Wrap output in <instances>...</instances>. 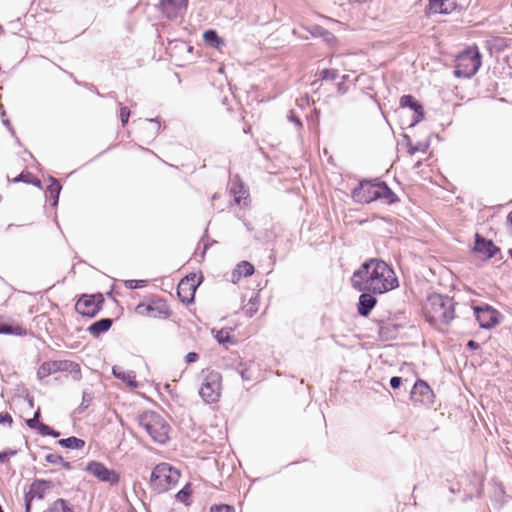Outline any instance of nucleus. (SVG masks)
Masks as SVG:
<instances>
[{
  "label": "nucleus",
  "mask_w": 512,
  "mask_h": 512,
  "mask_svg": "<svg viewBox=\"0 0 512 512\" xmlns=\"http://www.w3.org/2000/svg\"><path fill=\"white\" fill-rule=\"evenodd\" d=\"M351 285L357 291L383 294L399 286L394 270L382 259L370 258L353 272Z\"/></svg>",
  "instance_id": "obj_1"
},
{
  "label": "nucleus",
  "mask_w": 512,
  "mask_h": 512,
  "mask_svg": "<svg viewBox=\"0 0 512 512\" xmlns=\"http://www.w3.org/2000/svg\"><path fill=\"white\" fill-rule=\"evenodd\" d=\"M455 305L453 298L433 294L428 297L425 305L426 318L433 325H448L455 318Z\"/></svg>",
  "instance_id": "obj_2"
},
{
  "label": "nucleus",
  "mask_w": 512,
  "mask_h": 512,
  "mask_svg": "<svg viewBox=\"0 0 512 512\" xmlns=\"http://www.w3.org/2000/svg\"><path fill=\"white\" fill-rule=\"evenodd\" d=\"M138 424L154 442L165 444L169 440L170 426L160 414L143 412L138 416Z\"/></svg>",
  "instance_id": "obj_3"
},
{
  "label": "nucleus",
  "mask_w": 512,
  "mask_h": 512,
  "mask_svg": "<svg viewBox=\"0 0 512 512\" xmlns=\"http://www.w3.org/2000/svg\"><path fill=\"white\" fill-rule=\"evenodd\" d=\"M481 66V55L475 48H469L456 58L454 74L457 77L470 78L474 76Z\"/></svg>",
  "instance_id": "obj_4"
},
{
  "label": "nucleus",
  "mask_w": 512,
  "mask_h": 512,
  "mask_svg": "<svg viewBox=\"0 0 512 512\" xmlns=\"http://www.w3.org/2000/svg\"><path fill=\"white\" fill-rule=\"evenodd\" d=\"M222 376L219 372L210 371L205 376L199 395L205 403H215L218 401L221 392Z\"/></svg>",
  "instance_id": "obj_5"
},
{
  "label": "nucleus",
  "mask_w": 512,
  "mask_h": 512,
  "mask_svg": "<svg viewBox=\"0 0 512 512\" xmlns=\"http://www.w3.org/2000/svg\"><path fill=\"white\" fill-rule=\"evenodd\" d=\"M178 478L179 472L167 463L157 465L151 473V482L162 489L175 484Z\"/></svg>",
  "instance_id": "obj_6"
},
{
  "label": "nucleus",
  "mask_w": 512,
  "mask_h": 512,
  "mask_svg": "<svg viewBox=\"0 0 512 512\" xmlns=\"http://www.w3.org/2000/svg\"><path fill=\"white\" fill-rule=\"evenodd\" d=\"M104 303V297L102 294L94 295H83L78 299L75 304V310L86 317H94L100 310Z\"/></svg>",
  "instance_id": "obj_7"
},
{
  "label": "nucleus",
  "mask_w": 512,
  "mask_h": 512,
  "mask_svg": "<svg viewBox=\"0 0 512 512\" xmlns=\"http://www.w3.org/2000/svg\"><path fill=\"white\" fill-rule=\"evenodd\" d=\"M476 320L483 329H491L499 323V312L489 305L473 308Z\"/></svg>",
  "instance_id": "obj_8"
},
{
  "label": "nucleus",
  "mask_w": 512,
  "mask_h": 512,
  "mask_svg": "<svg viewBox=\"0 0 512 512\" xmlns=\"http://www.w3.org/2000/svg\"><path fill=\"white\" fill-rule=\"evenodd\" d=\"M377 181H362L353 191V199L359 203H370L377 200Z\"/></svg>",
  "instance_id": "obj_9"
},
{
  "label": "nucleus",
  "mask_w": 512,
  "mask_h": 512,
  "mask_svg": "<svg viewBox=\"0 0 512 512\" xmlns=\"http://www.w3.org/2000/svg\"><path fill=\"white\" fill-rule=\"evenodd\" d=\"M86 471L103 482L116 484L119 481V476L114 470L108 469L104 464L97 461L89 462Z\"/></svg>",
  "instance_id": "obj_10"
},
{
  "label": "nucleus",
  "mask_w": 512,
  "mask_h": 512,
  "mask_svg": "<svg viewBox=\"0 0 512 512\" xmlns=\"http://www.w3.org/2000/svg\"><path fill=\"white\" fill-rule=\"evenodd\" d=\"M434 393L430 386L423 380H417L410 392V399L414 403L432 404Z\"/></svg>",
  "instance_id": "obj_11"
},
{
  "label": "nucleus",
  "mask_w": 512,
  "mask_h": 512,
  "mask_svg": "<svg viewBox=\"0 0 512 512\" xmlns=\"http://www.w3.org/2000/svg\"><path fill=\"white\" fill-rule=\"evenodd\" d=\"M137 313L141 315H147L154 318H168L170 316V311L165 302L158 301L153 302L151 304H139L136 307Z\"/></svg>",
  "instance_id": "obj_12"
},
{
  "label": "nucleus",
  "mask_w": 512,
  "mask_h": 512,
  "mask_svg": "<svg viewBox=\"0 0 512 512\" xmlns=\"http://www.w3.org/2000/svg\"><path fill=\"white\" fill-rule=\"evenodd\" d=\"M473 251L477 254L483 255L487 259H490L500 252V248L497 247L492 240H488L482 235L476 233Z\"/></svg>",
  "instance_id": "obj_13"
},
{
  "label": "nucleus",
  "mask_w": 512,
  "mask_h": 512,
  "mask_svg": "<svg viewBox=\"0 0 512 512\" xmlns=\"http://www.w3.org/2000/svg\"><path fill=\"white\" fill-rule=\"evenodd\" d=\"M67 360H54L43 362L37 370V378L43 380L51 374L66 371Z\"/></svg>",
  "instance_id": "obj_14"
},
{
  "label": "nucleus",
  "mask_w": 512,
  "mask_h": 512,
  "mask_svg": "<svg viewBox=\"0 0 512 512\" xmlns=\"http://www.w3.org/2000/svg\"><path fill=\"white\" fill-rule=\"evenodd\" d=\"M400 107H408L413 110L414 115L412 125L419 123L424 118L423 106L412 95H403L400 98Z\"/></svg>",
  "instance_id": "obj_15"
},
{
  "label": "nucleus",
  "mask_w": 512,
  "mask_h": 512,
  "mask_svg": "<svg viewBox=\"0 0 512 512\" xmlns=\"http://www.w3.org/2000/svg\"><path fill=\"white\" fill-rule=\"evenodd\" d=\"M196 291V285L193 282V279L190 280L188 278L182 279L177 287V295L180 298L181 302L190 304L194 300V295Z\"/></svg>",
  "instance_id": "obj_16"
},
{
  "label": "nucleus",
  "mask_w": 512,
  "mask_h": 512,
  "mask_svg": "<svg viewBox=\"0 0 512 512\" xmlns=\"http://www.w3.org/2000/svg\"><path fill=\"white\" fill-rule=\"evenodd\" d=\"M188 0H161L160 7L166 17L170 19L176 18L178 11L186 10Z\"/></svg>",
  "instance_id": "obj_17"
},
{
  "label": "nucleus",
  "mask_w": 512,
  "mask_h": 512,
  "mask_svg": "<svg viewBox=\"0 0 512 512\" xmlns=\"http://www.w3.org/2000/svg\"><path fill=\"white\" fill-rule=\"evenodd\" d=\"M362 294L359 297L358 302V313L363 317H367L371 310L375 307L377 300L372 295L373 293L367 291H361Z\"/></svg>",
  "instance_id": "obj_18"
},
{
  "label": "nucleus",
  "mask_w": 512,
  "mask_h": 512,
  "mask_svg": "<svg viewBox=\"0 0 512 512\" xmlns=\"http://www.w3.org/2000/svg\"><path fill=\"white\" fill-rule=\"evenodd\" d=\"M431 13L449 14L456 8V0H429Z\"/></svg>",
  "instance_id": "obj_19"
},
{
  "label": "nucleus",
  "mask_w": 512,
  "mask_h": 512,
  "mask_svg": "<svg viewBox=\"0 0 512 512\" xmlns=\"http://www.w3.org/2000/svg\"><path fill=\"white\" fill-rule=\"evenodd\" d=\"M113 375L125 382L131 388H137L138 382L136 381L135 372L132 370H125L120 366H114L112 369Z\"/></svg>",
  "instance_id": "obj_20"
},
{
  "label": "nucleus",
  "mask_w": 512,
  "mask_h": 512,
  "mask_svg": "<svg viewBox=\"0 0 512 512\" xmlns=\"http://www.w3.org/2000/svg\"><path fill=\"white\" fill-rule=\"evenodd\" d=\"M49 489V482L45 480H35L29 488V491L25 494L31 499H43L46 491Z\"/></svg>",
  "instance_id": "obj_21"
},
{
  "label": "nucleus",
  "mask_w": 512,
  "mask_h": 512,
  "mask_svg": "<svg viewBox=\"0 0 512 512\" xmlns=\"http://www.w3.org/2000/svg\"><path fill=\"white\" fill-rule=\"evenodd\" d=\"M112 319L110 318H102L94 323H92L87 331L94 337H99L101 334L107 332L112 326Z\"/></svg>",
  "instance_id": "obj_22"
},
{
  "label": "nucleus",
  "mask_w": 512,
  "mask_h": 512,
  "mask_svg": "<svg viewBox=\"0 0 512 512\" xmlns=\"http://www.w3.org/2000/svg\"><path fill=\"white\" fill-rule=\"evenodd\" d=\"M376 193L377 200H383L387 204H392L398 201L397 195L387 186L385 182H378Z\"/></svg>",
  "instance_id": "obj_23"
},
{
  "label": "nucleus",
  "mask_w": 512,
  "mask_h": 512,
  "mask_svg": "<svg viewBox=\"0 0 512 512\" xmlns=\"http://www.w3.org/2000/svg\"><path fill=\"white\" fill-rule=\"evenodd\" d=\"M0 334L22 336L26 334V330L20 325H13L0 317Z\"/></svg>",
  "instance_id": "obj_24"
},
{
  "label": "nucleus",
  "mask_w": 512,
  "mask_h": 512,
  "mask_svg": "<svg viewBox=\"0 0 512 512\" xmlns=\"http://www.w3.org/2000/svg\"><path fill=\"white\" fill-rule=\"evenodd\" d=\"M231 193L234 195V200L237 204H241L242 200H246L248 197V191L244 184L237 180L232 183Z\"/></svg>",
  "instance_id": "obj_25"
},
{
  "label": "nucleus",
  "mask_w": 512,
  "mask_h": 512,
  "mask_svg": "<svg viewBox=\"0 0 512 512\" xmlns=\"http://www.w3.org/2000/svg\"><path fill=\"white\" fill-rule=\"evenodd\" d=\"M43 512H74V509L68 501L59 498L51 503Z\"/></svg>",
  "instance_id": "obj_26"
},
{
  "label": "nucleus",
  "mask_w": 512,
  "mask_h": 512,
  "mask_svg": "<svg viewBox=\"0 0 512 512\" xmlns=\"http://www.w3.org/2000/svg\"><path fill=\"white\" fill-rule=\"evenodd\" d=\"M204 41L209 44L213 48H220L225 45V41L223 38L219 37L215 30H207L203 35Z\"/></svg>",
  "instance_id": "obj_27"
},
{
  "label": "nucleus",
  "mask_w": 512,
  "mask_h": 512,
  "mask_svg": "<svg viewBox=\"0 0 512 512\" xmlns=\"http://www.w3.org/2000/svg\"><path fill=\"white\" fill-rule=\"evenodd\" d=\"M58 444L68 449H82L85 446V441L75 436H71L59 440Z\"/></svg>",
  "instance_id": "obj_28"
},
{
  "label": "nucleus",
  "mask_w": 512,
  "mask_h": 512,
  "mask_svg": "<svg viewBox=\"0 0 512 512\" xmlns=\"http://www.w3.org/2000/svg\"><path fill=\"white\" fill-rule=\"evenodd\" d=\"M50 185L47 187V193H49L50 197L53 199V206H56L59 199V194L61 191V184L59 181L53 177H50Z\"/></svg>",
  "instance_id": "obj_29"
},
{
  "label": "nucleus",
  "mask_w": 512,
  "mask_h": 512,
  "mask_svg": "<svg viewBox=\"0 0 512 512\" xmlns=\"http://www.w3.org/2000/svg\"><path fill=\"white\" fill-rule=\"evenodd\" d=\"M254 273V266L248 261H242L237 265V269L233 272V280L236 275L241 276H251Z\"/></svg>",
  "instance_id": "obj_30"
},
{
  "label": "nucleus",
  "mask_w": 512,
  "mask_h": 512,
  "mask_svg": "<svg viewBox=\"0 0 512 512\" xmlns=\"http://www.w3.org/2000/svg\"><path fill=\"white\" fill-rule=\"evenodd\" d=\"M67 364L68 365H67L66 371L71 373L73 380L79 381L82 377L81 368H80L79 364L74 363L72 361H68V360H67Z\"/></svg>",
  "instance_id": "obj_31"
},
{
  "label": "nucleus",
  "mask_w": 512,
  "mask_h": 512,
  "mask_svg": "<svg viewBox=\"0 0 512 512\" xmlns=\"http://www.w3.org/2000/svg\"><path fill=\"white\" fill-rule=\"evenodd\" d=\"M321 80L334 81L338 77V71L335 69H323L319 72Z\"/></svg>",
  "instance_id": "obj_32"
},
{
  "label": "nucleus",
  "mask_w": 512,
  "mask_h": 512,
  "mask_svg": "<svg viewBox=\"0 0 512 512\" xmlns=\"http://www.w3.org/2000/svg\"><path fill=\"white\" fill-rule=\"evenodd\" d=\"M93 400V394L87 391L83 392L82 395V402L79 406V411H83L90 405L91 401Z\"/></svg>",
  "instance_id": "obj_33"
},
{
  "label": "nucleus",
  "mask_w": 512,
  "mask_h": 512,
  "mask_svg": "<svg viewBox=\"0 0 512 512\" xmlns=\"http://www.w3.org/2000/svg\"><path fill=\"white\" fill-rule=\"evenodd\" d=\"M30 177H32V173H30L28 171H23L20 175H18L17 177H15L13 179H10L8 177V181L12 182V183H19V182L29 183Z\"/></svg>",
  "instance_id": "obj_34"
},
{
  "label": "nucleus",
  "mask_w": 512,
  "mask_h": 512,
  "mask_svg": "<svg viewBox=\"0 0 512 512\" xmlns=\"http://www.w3.org/2000/svg\"><path fill=\"white\" fill-rule=\"evenodd\" d=\"M45 460L51 464H60L64 462L63 457L56 453L47 454Z\"/></svg>",
  "instance_id": "obj_35"
},
{
  "label": "nucleus",
  "mask_w": 512,
  "mask_h": 512,
  "mask_svg": "<svg viewBox=\"0 0 512 512\" xmlns=\"http://www.w3.org/2000/svg\"><path fill=\"white\" fill-rule=\"evenodd\" d=\"M39 417H40V409H38V410L34 413L33 418L28 419V420L26 421V424L28 425V427H30L31 429H36V428H37V426L41 423V422H39Z\"/></svg>",
  "instance_id": "obj_36"
},
{
  "label": "nucleus",
  "mask_w": 512,
  "mask_h": 512,
  "mask_svg": "<svg viewBox=\"0 0 512 512\" xmlns=\"http://www.w3.org/2000/svg\"><path fill=\"white\" fill-rule=\"evenodd\" d=\"M216 339L219 343H227L230 342V335L228 331L220 330L217 332Z\"/></svg>",
  "instance_id": "obj_37"
},
{
  "label": "nucleus",
  "mask_w": 512,
  "mask_h": 512,
  "mask_svg": "<svg viewBox=\"0 0 512 512\" xmlns=\"http://www.w3.org/2000/svg\"><path fill=\"white\" fill-rule=\"evenodd\" d=\"M129 117H130V110H129V108L128 107H121V109H120V119H121V122H122L123 126L128 122Z\"/></svg>",
  "instance_id": "obj_38"
},
{
  "label": "nucleus",
  "mask_w": 512,
  "mask_h": 512,
  "mask_svg": "<svg viewBox=\"0 0 512 512\" xmlns=\"http://www.w3.org/2000/svg\"><path fill=\"white\" fill-rule=\"evenodd\" d=\"M16 454V450H7L4 452H0V463L6 462L10 457L15 456Z\"/></svg>",
  "instance_id": "obj_39"
},
{
  "label": "nucleus",
  "mask_w": 512,
  "mask_h": 512,
  "mask_svg": "<svg viewBox=\"0 0 512 512\" xmlns=\"http://www.w3.org/2000/svg\"><path fill=\"white\" fill-rule=\"evenodd\" d=\"M211 512H234V509L229 505L222 504L212 507Z\"/></svg>",
  "instance_id": "obj_40"
},
{
  "label": "nucleus",
  "mask_w": 512,
  "mask_h": 512,
  "mask_svg": "<svg viewBox=\"0 0 512 512\" xmlns=\"http://www.w3.org/2000/svg\"><path fill=\"white\" fill-rule=\"evenodd\" d=\"M258 308L255 305V303L251 302L244 308L245 314L252 317L256 312Z\"/></svg>",
  "instance_id": "obj_41"
},
{
  "label": "nucleus",
  "mask_w": 512,
  "mask_h": 512,
  "mask_svg": "<svg viewBox=\"0 0 512 512\" xmlns=\"http://www.w3.org/2000/svg\"><path fill=\"white\" fill-rule=\"evenodd\" d=\"M190 493L191 492H190L188 486H186L177 493L176 497L180 501H185V499L190 496Z\"/></svg>",
  "instance_id": "obj_42"
},
{
  "label": "nucleus",
  "mask_w": 512,
  "mask_h": 512,
  "mask_svg": "<svg viewBox=\"0 0 512 512\" xmlns=\"http://www.w3.org/2000/svg\"><path fill=\"white\" fill-rule=\"evenodd\" d=\"M198 359H199V355H198V353H196V352H189V353L185 356V362H186L187 364L194 363V362H196Z\"/></svg>",
  "instance_id": "obj_43"
},
{
  "label": "nucleus",
  "mask_w": 512,
  "mask_h": 512,
  "mask_svg": "<svg viewBox=\"0 0 512 512\" xmlns=\"http://www.w3.org/2000/svg\"><path fill=\"white\" fill-rule=\"evenodd\" d=\"M239 374H240L241 378L245 381H249L252 379V374L248 368H241L239 370Z\"/></svg>",
  "instance_id": "obj_44"
},
{
  "label": "nucleus",
  "mask_w": 512,
  "mask_h": 512,
  "mask_svg": "<svg viewBox=\"0 0 512 512\" xmlns=\"http://www.w3.org/2000/svg\"><path fill=\"white\" fill-rule=\"evenodd\" d=\"M1 423H7L9 426L12 425L13 419L12 416L9 413H0V424Z\"/></svg>",
  "instance_id": "obj_45"
},
{
  "label": "nucleus",
  "mask_w": 512,
  "mask_h": 512,
  "mask_svg": "<svg viewBox=\"0 0 512 512\" xmlns=\"http://www.w3.org/2000/svg\"><path fill=\"white\" fill-rule=\"evenodd\" d=\"M36 429L38 430V432H39L41 435H43V436H48V433H49V431H50L51 427H50V426H48V425H46V424H44V423H40V424L37 426V428H36Z\"/></svg>",
  "instance_id": "obj_46"
},
{
  "label": "nucleus",
  "mask_w": 512,
  "mask_h": 512,
  "mask_svg": "<svg viewBox=\"0 0 512 512\" xmlns=\"http://www.w3.org/2000/svg\"><path fill=\"white\" fill-rule=\"evenodd\" d=\"M401 383H402V378L401 377H397V376H394L390 379V386L393 388V389H397L401 386Z\"/></svg>",
  "instance_id": "obj_47"
},
{
  "label": "nucleus",
  "mask_w": 512,
  "mask_h": 512,
  "mask_svg": "<svg viewBox=\"0 0 512 512\" xmlns=\"http://www.w3.org/2000/svg\"><path fill=\"white\" fill-rule=\"evenodd\" d=\"M24 500H25V512H30L33 499H31L27 495H25Z\"/></svg>",
  "instance_id": "obj_48"
},
{
  "label": "nucleus",
  "mask_w": 512,
  "mask_h": 512,
  "mask_svg": "<svg viewBox=\"0 0 512 512\" xmlns=\"http://www.w3.org/2000/svg\"><path fill=\"white\" fill-rule=\"evenodd\" d=\"M29 184H32L38 188H41V180L33 175H32V177H30Z\"/></svg>",
  "instance_id": "obj_49"
},
{
  "label": "nucleus",
  "mask_w": 512,
  "mask_h": 512,
  "mask_svg": "<svg viewBox=\"0 0 512 512\" xmlns=\"http://www.w3.org/2000/svg\"><path fill=\"white\" fill-rule=\"evenodd\" d=\"M140 281H137V280H130L127 282V286L129 288H137V287H140V285L138 284Z\"/></svg>",
  "instance_id": "obj_50"
},
{
  "label": "nucleus",
  "mask_w": 512,
  "mask_h": 512,
  "mask_svg": "<svg viewBox=\"0 0 512 512\" xmlns=\"http://www.w3.org/2000/svg\"><path fill=\"white\" fill-rule=\"evenodd\" d=\"M149 122L155 124L156 133L160 130V123L157 119H149Z\"/></svg>",
  "instance_id": "obj_51"
},
{
  "label": "nucleus",
  "mask_w": 512,
  "mask_h": 512,
  "mask_svg": "<svg viewBox=\"0 0 512 512\" xmlns=\"http://www.w3.org/2000/svg\"><path fill=\"white\" fill-rule=\"evenodd\" d=\"M417 151H419V147L412 146V145H410V146H409L408 152H409L411 155L415 154Z\"/></svg>",
  "instance_id": "obj_52"
},
{
  "label": "nucleus",
  "mask_w": 512,
  "mask_h": 512,
  "mask_svg": "<svg viewBox=\"0 0 512 512\" xmlns=\"http://www.w3.org/2000/svg\"><path fill=\"white\" fill-rule=\"evenodd\" d=\"M48 436H52V437H54V438H57V437H59V436H60V433H59V432H57V431H55V430H53V429L51 428V429H50V431H49V433H48Z\"/></svg>",
  "instance_id": "obj_53"
},
{
  "label": "nucleus",
  "mask_w": 512,
  "mask_h": 512,
  "mask_svg": "<svg viewBox=\"0 0 512 512\" xmlns=\"http://www.w3.org/2000/svg\"><path fill=\"white\" fill-rule=\"evenodd\" d=\"M507 222H508L510 228L512 229V211L507 216Z\"/></svg>",
  "instance_id": "obj_54"
},
{
  "label": "nucleus",
  "mask_w": 512,
  "mask_h": 512,
  "mask_svg": "<svg viewBox=\"0 0 512 512\" xmlns=\"http://www.w3.org/2000/svg\"><path fill=\"white\" fill-rule=\"evenodd\" d=\"M291 120L296 123L297 126H301L302 123L298 118H295L294 116H291Z\"/></svg>",
  "instance_id": "obj_55"
},
{
  "label": "nucleus",
  "mask_w": 512,
  "mask_h": 512,
  "mask_svg": "<svg viewBox=\"0 0 512 512\" xmlns=\"http://www.w3.org/2000/svg\"><path fill=\"white\" fill-rule=\"evenodd\" d=\"M468 346L471 347V348H476L478 346V344L475 341L470 340L468 342Z\"/></svg>",
  "instance_id": "obj_56"
},
{
  "label": "nucleus",
  "mask_w": 512,
  "mask_h": 512,
  "mask_svg": "<svg viewBox=\"0 0 512 512\" xmlns=\"http://www.w3.org/2000/svg\"><path fill=\"white\" fill-rule=\"evenodd\" d=\"M64 466H65L66 468H70V463L66 462V463H64Z\"/></svg>",
  "instance_id": "obj_57"
},
{
  "label": "nucleus",
  "mask_w": 512,
  "mask_h": 512,
  "mask_svg": "<svg viewBox=\"0 0 512 512\" xmlns=\"http://www.w3.org/2000/svg\"><path fill=\"white\" fill-rule=\"evenodd\" d=\"M3 123L6 125V126H9V121L8 120H4Z\"/></svg>",
  "instance_id": "obj_58"
}]
</instances>
